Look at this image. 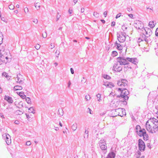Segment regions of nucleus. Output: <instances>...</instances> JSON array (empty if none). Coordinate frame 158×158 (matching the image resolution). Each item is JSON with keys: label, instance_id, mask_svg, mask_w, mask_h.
Returning <instances> with one entry per match:
<instances>
[{"label": "nucleus", "instance_id": "f257e3e1", "mask_svg": "<svg viewBox=\"0 0 158 158\" xmlns=\"http://www.w3.org/2000/svg\"><path fill=\"white\" fill-rule=\"evenodd\" d=\"M146 129L149 132L155 133L157 129L158 121L154 118H150L146 122Z\"/></svg>", "mask_w": 158, "mask_h": 158}, {"label": "nucleus", "instance_id": "f03ea898", "mask_svg": "<svg viewBox=\"0 0 158 158\" xmlns=\"http://www.w3.org/2000/svg\"><path fill=\"white\" fill-rule=\"evenodd\" d=\"M136 132L138 135L140 136H143L144 140H147L148 139V136L146 134L145 130L144 129H142L139 126L136 127Z\"/></svg>", "mask_w": 158, "mask_h": 158}, {"label": "nucleus", "instance_id": "7ed1b4c3", "mask_svg": "<svg viewBox=\"0 0 158 158\" xmlns=\"http://www.w3.org/2000/svg\"><path fill=\"white\" fill-rule=\"evenodd\" d=\"M121 92L120 99L119 100V102H124L126 100H127L128 98V97L127 96L129 94V92L128 90L124 88L122 89L121 91H119Z\"/></svg>", "mask_w": 158, "mask_h": 158}, {"label": "nucleus", "instance_id": "20e7f679", "mask_svg": "<svg viewBox=\"0 0 158 158\" xmlns=\"http://www.w3.org/2000/svg\"><path fill=\"white\" fill-rule=\"evenodd\" d=\"M0 59H1L4 63H6L7 62L10 61L11 59L9 58L8 56L9 54L8 51L6 52L3 51L2 52H0Z\"/></svg>", "mask_w": 158, "mask_h": 158}, {"label": "nucleus", "instance_id": "39448f33", "mask_svg": "<svg viewBox=\"0 0 158 158\" xmlns=\"http://www.w3.org/2000/svg\"><path fill=\"white\" fill-rule=\"evenodd\" d=\"M127 81L125 79H122L119 81L118 82L117 84L121 88H118L117 90L118 91H121L122 89H124V87L127 85Z\"/></svg>", "mask_w": 158, "mask_h": 158}, {"label": "nucleus", "instance_id": "423d86ee", "mask_svg": "<svg viewBox=\"0 0 158 158\" xmlns=\"http://www.w3.org/2000/svg\"><path fill=\"white\" fill-rule=\"evenodd\" d=\"M113 113L114 114L116 113V114L115 115L112 116L113 117H115L117 115L123 117L126 114L125 110L123 109H118L114 111Z\"/></svg>", "mask_w": 158, "mask_h": 158}, {"label": "nucleus", "instance_id": "0eeeda50", "mask_svg": "<svg viewBox=\"0 0 158 158\" xmlns=\"http://www.w3.org/2000/svg\"><path fill=\"white\" fill-rule=\"evenodd\" d=\"M134 26L138 29H142L144 26L143 23L139 20L135 21L134 23Z\"/></svg>", "mask_w": 158, "mask_h": 158}, {"label": "nucleus", "instance_id": "6e6552de", "mask_svg": "<svg viewBox=\"0 0 158 158\" xmlns=\"http://www.w3.org/2000/svg\"><path fill=\"white\" fill-rule=\"evenodd\" d=\"M139 148L141 151H144L145 148L144 143L141 139H139Z\"/></svg>", "mask_w": 158, "mask_h": 158}, {"label": "nucleus", "instance_id": "1a4fd4ad", "mask_svg": "<svg viewBox=\"0 0 158 158\" xmlns=\"http://www.w3.org/2000/svg\"><path fill=\"white\" fill-rule=\"evenodd\" d=\"M3 137L6 140V142L9 145L11 143V139L10 135L8 134H5L2 135Z\"/></svg>", "mask_w": 158, "mask_h": 158}, {"label": "nucleus", "instance_id": "9d476101", "mask_svg": "<svg viewBox=\"0 0 158 158\" xmlns=\"http://www.w3.org/2000/svg\"><path fill=\"white\" fill-rule=\"evenodd\" d=\"M142 33L146 36L150 35L152 33L151 30L147 27L142 29Z\"/></svg>", "mask_w": 158, "mask_h": 158}, {"label": "nucleus", "instance_id": "9b49d317", "mask_svg": "<svg viewBox=\"0 0 158 158\" xmlns=\"http://www.w3.org/2000/svg\"><path fill=\"white\" fill-rule=\"evenodd\" d=\"M118 61L121 65H125L128 63L127 60L121 57H119L117 58Z\"/></svg>", "mask_w": 158, "mask_h": 158}, {"label": "nucleus", "instance_id": "f8f14e48", "mask_svg": "<svg viewBox=\"0 0 158 158\" xmlns=\"http://www.w3.org/2000/svg\"><path fill=\"white\" fill-rule=\"evenodd\" d=\"M113 69L117 72H120L122 70V67L120 65L115 64L113 66Z\"/></svg>", "mask_w": 158, "mask_h": 158}, {"label": "nucleus", "instance_id": "ddd939ff", "mask_svg": "<svg viewBox=\"0 0 158 158\" xmlns=\"http://www.w3.org/2000/svg\"><path fill=\"white\" fill-rule=\"evenodd\" d=\"M131 67L128 63L124 66V70L125 72H129L131 71Z\"/></svg>", "mask_w": 158, "mask_h": 158}, {"label": "nucleus", "instance_id": "4468645a", "mask_svg": "<svg viewBox=\"0 0 158 158\" xmlns=\"http://www.w3.org/2000/svg\"><path fill=\"white\" fill-rule=\"evenodd\" d=\"M118 41L120 43H123L126 40V37L125 36L122 35H120L118 37Z\"/></svg>", "mask_w": 158, "mask_h": 158}, {"label": "nucleus", "instance_id": "2eb2a0df", "mask_svg": "<svg viewBox=\"0 0 158 158\" xmlns=\"http://www.w3.org/2000/svg\"><path fill=\"white\" fill-rule=\"evenodd\" d=\"M4 98L9 103H11L13 102V100L11 97L5 96Z\"/></svg>", "mask_w": 158, "mask_h": 158}, {"label": "nucleus", "instance_id": "dca6fc26", "mask_svg": "<svg viewBox=\"0 0 158 158\" xmlns=\"http://www.w3.org/2000/svg\"><path fill=\"white\" fill-rule=\"evenodd\" d=\"M22 118L23 119H25L26 118L28 121H30L31 119V117L29 115L26 114L25 115L23 114L22 115Z\"/></svg>", "mask_w": 158, "mask_h": 158}, {"label": "nucleus", "instance_id": "f3484780", "mask_svg": "<svg viewBox=\"0 0 158 158\" xmlns=\"http://www.w3.org/2000/svg\"><path fill=\"white\" fill-rule=\"evenodd\" d=\"M100 147L101 148L102 150H105L107 149V146H106V143H101L100 144Z\"/></svg>", "mask_w": 158, "mask_h": 158}, {"label": "nucleus", "instance_id": "a211bd4d", "mask_svg": "<svg viewBox=\"0 0 158 158\" xmlns=\"http://www.w3.org/2000/svg\"><path fill=\"white\" fill-rule=\"evenodd\" d=\"M115 156V154L113 152H111L109 153L106 158H114Z\"/></svg>", "mask_w": 158, "mask_h": 158}, {"label": "nucleus", "instance_id": "6ab92c4d", "mask_svg": "<svg viewBox=\"0 0 158 158\" xmlns=\"http://www.w3.org/2000/svg\"><path fill=\"white\" fill-rule=\"evenodd\" d=\"M127 59L129 61L135 64L136 63V59L135 58H127Z\"/></svg>", "mask_w": 158, "mask_h": 158}, {"label": "nucleus", "instance_id": "aec40b11", "mask_svg": "<svg viewBox=\"0 0 158 158\" xmlns=\"http://www.w3.org/2000/svg\"><path fill=\"white\" fill-rule=\"evenodd\" d=\"M149 26L151 28H153L155 26V23L153 21H150L148 23Z\"/></svg>", "mask_w": 158, "mask_h": 158}, {"label": "nucleus", "instance_id": "412c9836", "mask_svg": "<svg viewBox=\"0 0 158 158\" xmlns=\"http://www.w3.org/2000/svg\"><path fill=\"white\" fill-rule=\"evenodd\" d=\"M28 111L30 113L34 114L35 113V110L33 107H31L28 110Z\"/></svg>", "mask_w": 158, "mask_h": 158}, {"label": "nucleus", "instance_id": "4be33fe9", "mask_svg": "<svg viewBox=\"0 0 158 158\" xmlns=\"http://www.w3.org/2000/svg\"><path fill=\"white\" fill-rule=\"evenodd\" d=\"M116 44L117 46V48L119 50H122L123 49V47L121 45L117 43V42H116Z\"/></svg>", "mask_w": 158, "mask_h": 158}, {"label": "nucleus", "instance_id": "5701e85b", "mask_svg": "<svg viewBox=\"0 0 158 158\" xmlns=\"http://www.w3.org/2000/svg\"><path fill=\"white\" fill-rule=\"evenodd\" d=\"M58 114L60 116H62L63 114V111L62 109H59L58 110Z\"/></svg>", "mask_w": 158, "mask_h": 158}, {"label": "nucleus", "instance_id": "b1692460", "mask_svg": "<svg viewBox=\"0 0 158 158\" xmlns=\"http://www.w3.org/2000/svg\"><path fill=\"white\" fill-rule=\"evenodd\" d=\"M20 90V86L16 85L13 88V90L14 91H17Z\"/></svg>", "mask_w": 158, "mask_h": 158}, {"label": "nucleus", "instance_id": "393cba45", "mask_svg": "<svg viewBox=\"0 0 158 158\" xmlns=\"http://www.w3.org/2000/svg\"><path fill=\"white\" fill-rule=\"evenodd\" d=\"M77 124L76 123H74L72 125V128L73 130L75 131L77 129Z\"/></svg>", "mask_w": 158, "mask_h": 158}, {"label": "nucleus", "instance_id": "a878e982", "mask_svg": "<svg viewBox=\"0 0 158 158\" xmlns=\"http://www.w3.org/2000/svg\"><path fill=\"white\" fill-rule=\"evenodd\" d=\"M35 6L37 9H39L40 7V3L39 2L36 3Z\"/></svg>", "mask_w": 158, "mask_h": 158}, {"label": "nucleus", "instance_id": "bb28decb", "mask_svg": "<svg viewBox=\"0 0 158 158\" xmlns=\"http://www.w3.org/2000/svg\"><path fill=\"white\" fill-rule=\"evenodd\" d=\"M26 101L29 104H31V101L30 98H26Z\"/></svg>", "mask_w": 158, "mask_h": 158}, {"label": "nucleus", "instance_id": "cd10ccee", "mask_svg": "<svg viewBox=\"0 0 158 158\" xmlns=\"http://www.w3.org/2000/svg\"><path fill=\"white\" fill-rule=\"evenodd\" d=\"M97 97L98 99V101H100L101 100V95L100 94H98L97 95Z\"/></svg>", "mask_w": 158, "mask_h": 158}, {"label": "nucleus", "instance_id": "c85d7f7f", "mask_svg": "<svg viewBox=\"0 0 158 158\" xmlns=\"http://www.w3.org/2000/svg\"><path fill=\"white\" fill-rule=\"evenodd\" d=\"M40 47V46L39 44H37L35 46V48L37 50H38L39 49Z\"/></svg>", "mask_w": 158, "mask_h": 158}, {"label": "nucleus", "instance_id": "c756f323", "mask_svg": "<svg viewBox=\"0 0 158 158\" xmlns=\"http://www.w3.org/2000/svg\"><path fill=\"white\" fill-rule=\"evenodd\" d=\"M103 77L104 78L106 79H109L110 78L109 76L106 75H104Z\"/></svg>", "mask_w": 158, "mask_h": 158}, {"label": "nucleus", "instance_id": "7c9ffc66", "mask_svg": "<svg viewBox=\"0 0 158 158\" xmlns=\"http://www.w3.org/2000/svg\"><path fill=\"white\" fill-rule=\"evenodd\" d=\"M20 97L24 99L26 98V96L20 92Z\"/></svg>", "mask_w": 158, "mask_h": 158}, {"label": "nucleus", "instance_id": "2f4dec72", "mask_svg": "<svg viewBox=\"0 0 158 158\" xmlns=\"http://www.w3.org/2000/svg\"><path fill=\"white\" fill-rule=\"evenodd\" d=\"M112 53L113 56H116L118 55V53L116 51H113Z\"/></svg>", "mask_w": 158, "mask_h": 158}, {"label": "nucleus", "instance_id": "473e14b6", "mask_svg": "<svg viewBox=\"0 0 158 158\" xmlns=\"http://www.w3.org/2000/svg\"><path fill=\"white\" fill-rule=\"evenodd\" d=\"M8 7L10 10H13L14 8V6L13 5H10Z\"/></svg>", "mask_w": 158, "mask_h": 158}, {"label": "nucleus", "instance_id": "72a5a7b5", "mask_svg": "<svg viewBox=\"0 0 158 158\" xmlns=\"http://www.w3.org/2000/svg\"><path fill=\"white\" fill-rule=\"evenodd\" d=\"M85 99H86L87 100H89L90 98V97L89 96V95L88 94L87 95H86L85 97Z\"/></svg>", "mask_w": 158, "mask_h": 158}, {"label": "nucleus", "instance_id": "f704fd0d", "mask_svg": "<svg viewBox=\"0 0 158 158\" xmlns=\"http://www.w3.org/2000/svg\"><path fill=\"white\" fill-rule=\"evenodd\" d=\"M127 28V26L125 25V24L123 25L122 26V29L123 30H126Z\"/></svg>", "mask_w": 158, "mask_h": 158}, {"label": "nucleus", "instance_id": "c9c22d12", "mask_svg": "<svg viewBox=\"0 0 158 158\" xmlns=\"http://www.w3.org/2000/svg\"><path fill=\"white\" fill-rule=\"evenodd\" d=\"M42 36L43 38H45L47 36V34L46 32H44L42 33Z\"/></svg>", "mask_w": 158, "mask_h": 158}, {"label": "nucleus", "instance_id": "e433bc0d", "mask_svg": "<svg viewBox=\"0 0 158 158\" xmlns=\"http://www.w3.org/2000/svg\"><path fill=\"white\" fill-rule=\"evenodd\" d=\"M15 80L16 82H19V78L18 77V75H16V77L15 78Z\"/></svg>", "mask_w": 158, "mask_h": 158}, {"label": "nucleus", "instance_id": "4c0bfd02", "mask_svg": "<svg viewBox=\"0 0 158 158\" xmlns=\"http://www.w3.org/2000/svg\"><path fill=\"white\" fill-rule=\"evenodd\" d=\"M2 76H4V77H6L8 75V74L5 72H3L2 73Z\"/></svg>", "mask_w": 158, "mask_h": 158}, {"label": "nucleus", "instance_id": "58836bf2", "mask_svg": "<svg viewBox=\"0 0 158 158\" xmlns=\"http://www.w3.org/2000/svg\"><path fill=\"white\" fill-rule=\"evenodd\" d=\"M33 21L34 23L36 24L38 22V20L36 19H34L33 20Z\"/></svg>", "mask_w": 158, "mask_h": 158}, {"label": "nucleus", "instance_id": "ea45409f", "mask_svg": "<svg viewBox=\"0 0 158 158\" xmlns=\"http://www.w3.org/2000/svg\"><path fill=\"white\" fill-rule=\"evenodd\" d=\"M121 13H119L116 16V19L120 17L121 16Z\"/></svg>", "mask_w": 158, "mask_h": 158}, {"label": "nucleus", "instance_id": "a19ab883", "mask_svg": "<svg viewBox=\"0 0 158 158\" xmlns=\"http://www.w3.org/2000/svg\"><path fill=\"white\" fill-rule=\"evenodd\" d=\"M3 39V37H0V44L2 43Z\"/></svg>", "mask_w": 158, "mask_h": 158}, {"label": "nucleus", "instance_id": "79ce46f5", "mask_svg": "<svg viewBox=\"0 0 158 158\" xmlns=\"http://www.w3.org/2000/svg\"><path fill=\"white\" fill-rule=\"evenodd\" d=\"M31 144V143L30 141H28L26 143V145L27 146H29Z\"/></svg>", "mask_w": 158, "mask_h": 158}, {"label": "nucleus", "instance_id": "37998d69", "mask_svg": "<svg viewBox=\"0 0 158 158\" xmlns=\"http://www.w3.org/2000/svg\"><path fill=\"white\" fill-rule=\"evenodd\" d=\"M0 116L2 118H5L3 113H0Z\"/></svg>", "mask_w": 158, "mask_h": 158}, {"label": "nucleus", "instance_id": "c03bdc74", "mask_svg": "<svg viewBox=\"0 0 158 158\" xmlns=\"http://www.w3.org/2000/svg\"><path fill=\"white\" fill-rule=\"evenodd\" d=\"M155 34L156 36H158V28L156 29Z\"/></svg>", "mask_w": 158, "mask_h": 158}, {"label": "nucleus", "instance_id": "a18cd8bd", "mask_svg": "<svg viewBox=\"0 0 158 158\" xmlns=\"http://www.w3.org/2000/svg\"><path fill=\"white\" fill-rule=\"evenodd\" d=\"M24 11L25 13H27L28 12V9L27 7H26L24 8Z\"/></svg>", "mask_w": 158, "mask_h": 158}, {"label": "nucleus", "instance_id": "49530a36", "mask_svg": "<svg viewBox=\"0 0 158 158\" xmlns=\"http://www.w3.org/2000/svg\"><path fill=\"white\" fill-rule=\"evenodd\" d=\"M0 17H1V20H2V21H4V22H5V21H6V19H5V18L4 17H1V16H0Z\"/></svg>", "mask_w": 158, "mask_h": 158}, {"label": "nucleus", "instance_id": "de8ad7c7", "mask_svg": "<svg viewBox=\"0 0 158 158\" xmlns=\"http://www.w3.org/2000/svg\"><path fill=\"white\" fill-rule=\"evenodd\" d=\"M14 123L16 124H19V121L17 120L15 121Z\"/></svg>", "mask_w": 158, "mask_h": 158}, {"label": "nucleus", "instance_id": "09e8293b", "mask_svg": "<svg viewBox=\"0 0 158 158\" xmlns=\"http://www.w3.org/2000/svg\"><path fill=\"white\" fill-rule=\"evenodd\" d=\"M51 48H52L55 46L54 44V43H51Z\"/></svg>", "mask_w": 158, "mask_h": 158}, {"label": "nucleus", "instance_id": "8fccbe9b", "mask_svg": "<svg viewBox=\"0 0 158 158\" xmlns=\"http://www.w3.org/2000/svg\"><path fill=\"white\" fill-rule=\"evenodd\" d=\"M115 24V23L114 22H113L111 23V25L112 26H114Z\"/></svg>", "mask_w": 158, "mask_h": 158}, {"label": "nucleus", "instance_id": "3c124183", "mask_svg": "<svg viewBox=\"0 0 158 158\" xmlns=\"http://www.w3.org/2000/svg\"><path fill=\"white\" fill-rule=\"evenodd\" d=\"M6 78L8 80H10V79L11 77L10 76L8 75L6 77Z\"/></svg>", "mask_w": 158, "mask_h": 158}, {"label": "nucleus", "instance_id": "603ef678", "mask_svg": "<svg viewBox=\"0 0 158 158\" xmlns=\"http://www.w3.org/2000/svg\"><path fill=\"white\" fill-rule=\"evenodd\" d=\"M69 12L70 14H71L73 12V10L69 9Z\"/></svg>", "mask_w": 158, "mask_h": 158}, {"label": "nucleus", "instance_id": "864d4df0", "mask_svg": "<svg viewBox=\"0 0 158 158\" xmlns=\"http://www.w3.org/2000/svg\"><path fill=\"white\" fill-rule=\"evenodd\" d=\"M128 16L131 18H133V15L132 14H130L128 15Z\"/></svg>", "mask_w": 158, "mask_h": 158}, {"label": "nucleus", "instance_id": "5fc2aeb1", "mask_svg": "<svg viewBox=\"0 0 158 158\" xmlns=\"http://www.w3.org/2000/svg\"><path fill=\"white\" fill-rule=\"evenodd\" d=\"M60 17V15L59 14V13H58V15L57 16V20H58L59 19V18Z\"/></svg>", "mask_w": 158, "mask_h": 158}, {"label": "nucleus", "instance_id": "6e6d98bb", "mask_svg": "<svg viewBox=\"0 0 158 158\" xmlns=\"http://www.w3.org/2000/svg\"><path fill=\"white\" fill-rule=\"evenodd\" d=\"M4 62L1 59H0V65L3 64Z\"/></svg>", "mask_w": 158, "mask_h": 158}, {"label": "nucleus", "instance_id": "4d7b16f0", "mask_svg": "<svg viewBox=\"0 0 158 158\" xmlns=\"http://www.w3.org/2000/svg\"><path fill=\"white\" fill-rule=\"evenodd\" d=\"M14 92L15 93H16L19 96H20V92L19 91H14Z\"/></svg>", "mask_w": 158, "mask_h": 158}, {"label": "nucleus", "instance_id": "13d9d810", "mask_svg": "<svg viewBox=\"0 0 158 158\" xmlns=\"http://www.w3.org/2000/svg\"><path fill=\"white\" fill-rule=\"evenodd\" d=\"M70 71H71L72 74H73L74 73V70L72 68H71L70 69Z\"/></svg>", "mask_w": 158, "mask_h": 158}, {"label": "nucleus", "instance_id": "bf43d9fd", "mask_svg": "<svg viewBox=\"0 0 158 158\" xmlns=\"http://www.w3.org/2000/svg\"><path fill=\"white\" fill-rule=\"evenodd\" d=\"M103 15L105 17H106L107 15V12L106 11H105L103 13Z\"/></svg>", "mask_w": 158, "mask_h": 158}, {"label": "nucleus", "instance_id": "052dcab7", "mask_svg": "<svg viewBox=\"0 0 158 158\" xmlns=\"http://www.w3.org/2000/svg\"><path fill=\"white\" fill-rule=\"evenodd\" d=\"M18 154H16L15 155V158H19V156H18Z\"/></svg>", "mask_w": 158, "mask_h": 158}, {"label": "nucleus", "instance_id": "680f3d73", "mask_svg": "<svg viewBox=\"0 0 158 158\" xmlns=\"http://www.w3.org/2000/svg\"><path fill=\"white\" fill-rule=\"evenodd\" d=\"M56 53H57V55L56 56V57H58V56H59V53H60L59 51H56Z\"/></svg>", "mask_w": 158, "mask_h": 158}, {"label": "nucleus", "instance_id": "e2e57ef3", "mask_svg": "<svg viewBox=\"0 0 158 158\" xmlns=\"http://www.w3.org/2000/svg\"><path fill=\"white\" fill-rule=\"evenodd\" d=\"M88 109L89 110V113H90V114H92L91 113V110H90V109L89 108H88Z\"/></svg>", "mask_w": 158, "mask_h": 158}, {"label": "nucleus", "instance_id": "0e129e2a", "mask_svg": "<svg viewBox=\"0 0 158 158\" xmlns=\"http://www.w3.org/2000/svg\"><path fill=\"white\" fill-rule=\"evenodd\" d=\"M81 12H83L84 11V8H82L81 9Z\"/></svg>", "mask_w": 158, "mask_h": 158}, {"label": "nucleus", "instance_id": "69168bd1", "mask_svg": "<svg viewBox=\"0 0 158 158\" xmlns=\"http://www.w3.org/2000/svg\"><path fill=\"white\" fill-rule=\"evenodd\" d=\"M0 37H3V35L1 32L0 31Z\"/></svg>", "mask_w": 158, "mask_h": 158}, {"label": "nucleus", "instance_id": "338daca9", "mask_svg": "<svg viewBox=\"0 0 158 158\" xmlns=\"http://www.w3.org/2000/svg\"><path fill=\"white\" fill-rule=\"evenodd\" d=\"M156 117L158 118V111H157V113H156Z\"/></svg>", "mask_w": 158, "mask_h": 158}, {"label": "nucleus", "instance_id": "774afa93", "mask_svg": "<svg viewBox=\"0 0 158 158\" xmlns=\"http://www.w3.org/2000/svg\"><path fill=\"white\" fill-rule=\"evenodd\" d=\"M78 0H73V1L74 2V4H76V3L77 2Z\"/></svg>", "mask_w": 158, "mask_h": 158}]
</instances>
